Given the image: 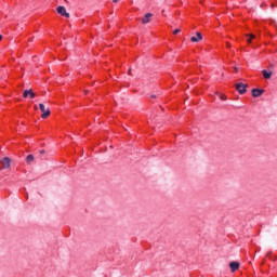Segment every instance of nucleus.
I'll list each match as a JSON object with an SVG mask.
<instances>
[{"mask_svg":"<svg viewBox=\"0 0 277 277\" xmlns=\"http://www.w3.org/2000/svg\"><path fill=\"white\" fill-rule=\"evenodd\" d=\"M23 96H24V98H27V96H30V98H36V94L31 90L24 91Z\"/></svg>","mask_w":277,"mask_h":277,"instance_id":"nucleus-5","label":"nucleus"},{"mask_svg":"<svg viewBox=\"0 0 277 277\" xmlns=\"http://www.w3.org/2000/svg\"><path fill=\"white\" fill-rule=\"evenodd\" d=\"M220 98H221V101H226V94H221Z\"/></svg>","mask_w":277,"mask_h":277,"instance_id":"nucleus-13","label":"nucleus"},{"mask_svg":"<svg viewBox=\"0 0 277 277\" xmlns=\"http://www.w3.org/2000/svg\"><path fill=\"white\" fill-rule=\"evenodd\" d=\"M153 16V14L147 13L144 18L142 19L143 25H146V23H150V17Z\"/></svg>","mask_w":277,"mask_h":277,"instance_id":"nucleus-9","label":"nucleus"},{"mask_svg":"<svg viewBox=\"0 0 277 277\" xmlns=\"http://www.w3.org/2000/svg\"><path fill=\"white\" fill-rule=\"evenodd\" d=\"M11 160L8 157H4L1 161L0 164L2 166L3 170H6V168H10Z\"/></svg>","mask_w":277,"mask_h":277,"instance_id":"nucleus-4","label":"nucleus"},{"mask_svg":"<svg viewBox=\"0 0 277 277\" xmlns=\"http://www.w3.org/2000/svg\"><path fill=\"white\" fill-rule=\"evenodd\" d=\"M56 12H57V14H61V16L70 18V14L68 12H66V8H64V6H57Z\"/></svg>","mask_w":277,"mask_h":277,"instance_id":"nucleus-3","label":"nucleus"},{"mask_svg":"<svg viewBox=\"0 0 277 277\" xmlns=\"http://www.w3.org/2000/svg\"><path fill=\"white\" fill-rule=\"evenodd\" d=\"M248 84L243 83V82H239L236 84V90L237 92H239V94H246V92L248 91Z\"/></svg>","mask_w":277,"mask_h":277,"instance_id":"nucleus-2","label":"nucleus"},{"mask_svg":"<svg viewBox=\"0 0 277 277\" xmlns=\"http://www.w3.org/2000/svg\"><path fill=\"white\" fill-rule=\"evenodd\" d=\"M229 267L232 272H237L239 269V262H230Z\"/></svg>","mask_w":277,"mask_h":277,"instance_id":"nucleus-7","label":"nucleus"},{"mask_svg":"<svg viewBox=\"0 0 277 277\" xmlns=\"http://www.w3.org/2000/svg\"><path fill=\"white\" fill-rule=\"evenodd\" d=\"M261 94H263V90H260V89H253L252 90V96L254 98H259V96H261Z\"/></svg>","mask_w":277,"mask_h":277,"instance_id":"nucleus-6","label":"nucleus"},{"mask_svg":"<svg viewBox=\"0 0 277 277\" xmlns=\"http://www.w3.org/2000/svg\"><path fill=\"white\" fill-rule=\"evenodd\" d=\"M226 47H227V49H230V43L227 42V43H226Z\"/></svg>","mask_w":277,"mask_h":277,"instance_id":"nucleus-15","label":"nucleus"},{"mask_svg":"<svg viewBox=\"0 0 277 277\" xmlns=\"http://www.w3.org/2000/svg\"><path fill=\"white\" fill-rule=\"evenodd\" d=\"M1 40H3V36L0 35V42H1Z\"/></svg>","mask_w":277,"mask_h":277,"instance_id":"nucleus-17","label":"nucleus"},{"mask_svg":"<svg viewBox=\"0 0 277 277\" xmlns=\"http://www.w3.org/2000/svg\"><path fill=\"white\" fill-rule=\"evenodd\" d=\"M262 75L264 77V79H272V71H267V70H263Z\"/></svg>","mask_w":277,"mask_h":277,"instance_id":"nucleus-10","label":"nucleus"},{"mask_svg":"<svg viewBox=\"0 0 277 277\" xmlns=\"http://www.w3.org/2000/svg\"><path fill=\"white\" fill-rule=\"evenodd\" d=\"M177 34H181V29L173 30V35L176 36Z\"/></svg>","mask_w":277,"mask_h":277,"instance_id":"nucleus-14","label":"nucleus"},{"mask_svg":"<svg viewBox=\"0 0 277 277\" xmlns=\"http://www.w3.org/2000/svg\"><path fill=\"white\" fill-rule=\"evenodd\" d=\"M192 42H200L202 40V34L197 32L195 37L190 38Z\"/></svg>","mask_w":277,"mask_h":277,"instance_id":"nucleus-8","label":"nucleus"},{"mask_svg":"<svg viewBox=\"0 0 277 277\" xmlns=\"http://www.w3.org/2000/svg\"><path fill=\"white\" fill-rule=\"evenodd\" d=\"M114 1V3H118V0H113Z\"/></svg>","mask_w":277,"mask_h":277,"instance_id":"nucleus-18","label":"nucleus"},{"mask_svg":"<svg viewBox=\"0 0 277 277\" xmlns=\"http://www.w3.org/2000/svg\"><path fill=\"white\" fill-rule=\"evenodd\" d=\"M39 109L41 111V118L47 119L51 116V110L44 106V104H39Z\"/></svg>","mask_w":277,"mask_h":277,"instance_id":"nucleus-1","label":"nucleus"},{"mask_svg":"<svg viewBox=\"0 0 277 277\" xmlns=\"http://www.w3.org/2000/svg\"><path fill=\"white\" fill-rule=\"evenodd\" d=\"M40 155H44V149H41V150H40Z\"/></svg>","mask_w":277,"mask_h":277,"instance_id":"nucleus-16","label":"nucleus"},{"mask_svg":"<svg viewBox=\"0 0 277 277\" xmlns=\"http://www.w3.org/2000/svg\"><path fill=\"white\" fill-rule=\"evenodd\" d=\"M26 161L27 163H31V161H34V155H28Z\"/></svg>","mask_w":277,"mask_h":277,"instance_id":"nucleus-12","label":"nucleus"},{"mask_svg":"<svg viewBox=\"0 0 277 277\" xmlns=\"http://www.w3.org/2000/svg\"><path fill=\"white\" fill-rule=\"evenodd\" d=\"M247 36V42H248V44H251L252 43V40H254V38H256V36H254V35H246Z\"/></svg>","mask_w":277,"mask_h":277,"instance_id":"nucleus-11","label":"nucleus"}]
</instances>
